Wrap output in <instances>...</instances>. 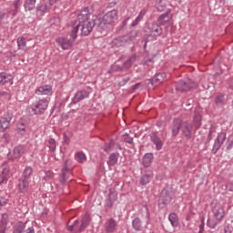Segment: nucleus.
<instances>
[{
	"instance_id": "nucleus-32",
	"label": "nucleus",
	"mask_w": 233,
	"mask_h": 233,
	"mask_svg": "<svg viewBox=\"0 0 233 233\" xmlns=\"http://www.w3.org/2000/svg\"><path fill=\"white\" fill-rule=\"evenodd\" d=\"M168 21H170V14L169 13H165V14L161 15L157 19V23L161 26H163V25H167V23H168Z\"/></svg>"
},
{
	"instance_id": "nucleus-60",
	"label": "nucleus",
	"mask_w": 233,
	"mask_h": 233,
	"mask_svg": "<svg viewBox=\"0 0 233 233\" xmlns=\"http://www.w3.org/2000/svg\"><path fill=\"white\" fill-rule=\"evenodd\" d=\"M205 232V218H201V224L199 225V231L198 233H203Z\"/></svg>"
},
{
	"instance_id": "nucleus-46",
	"label": "nucleus",
	"mask_w": 233,
	"mask_h": 233,
	"mask_svg": "<svg viewBox=\"0 0 233 233\" xmlns=\"http://www.w3.org/2000/svg\"><path fill=\"white\" fill-rule=\"evenodd\" d=\"M107 198H109L110 199H113V201H116L117 200V192L116 191V189L110 188Z\"/></svg>"
},
{
	"instance_id": "nucleus-62",
	"label": "nucleus",
	"mask_w": 233,
	"mask_h": 233,
	"mask_svg": "<svg viewBox=\"0 0 233 233\" xmlns=\"http://www.w3.org/2000/svg\"><path fill=\"white\" fill-rule=\"evenodd\" d=\"M63 139H64V143L66 145H68L70 143V137H68V136H66V133L63 134Z\"/></svg>"
},
{
	"instance_id": "nucleus-7",
	"label": "nucleus",
	"mask_w": 233,
	"mask_h": 233,
	"mask_svg": "<svg viewBox=\"0 0 233 233\" xmlns=\"http://www.w3.org/2000/svg\"><path fill=\"white\" fill-rule=\"evenodd\" d=\"M226 139H227V133L221 132L218 135V137L215 139V142L212 147L213 154H218L219 148H221V145L225 143Z\"/></svg>"
},
{
	"instance_id": "nucleus-47",
	"label": "nucleus",
	"mask_w": 233,
	"mask_h": 233,
	"mask_svg": "<svg viewBox=\"0 0 233 233\" xmlns=\"http://www.w3.org/2000/svg\"><path fill=\"white\" fill-rule=\"evenodd\" d=\"M122 141H124V143H128V145H132L134 143V138L130 137V135L125 134L122 136Z\"/></svg>"
},
{
	"instance_id": "nucleus-28",
	"label": "nucleus",
	"mask_w": 233,
	"mask_h": 233,
	"mask_svg": "<svg viewBox=\"0 0 233 233\" xmlns=\"http://www.w3.org/2000/svg\"><path fill=\"white\" fill-rule=\"evenodd\" d=\"M35 3H37V0H25L24 2L25 12H32V10L35 8Z\"/></svg>"
},
{
	"instance_id": "nucleus-38",
	"label": "nucleus",
	"mask_w": 233,
	"mask_h": 233,
	"mask_svg": "<svg viewBox=\"0 0 233 233\" xmlns=\"http://www.w3.org/2000/svg\"><path fill=\"white\" fill-rule=\"evenodd\" d=\"M215 103L216 105H218V106H223L227 103V99H225V95L219 94L215 97Z\"/></svg>"
},
{
	"instance_id": "nucleus-35",
	"label": "nucleus",
	"mask_w": 233,
	"mask_h": 233,
	"mask_svg": "<svg viewBox=\"0 0 233 233\" xmlns=\"http://www.w3.org/2000/svg\"><path fill=\"white\" fill-rule=\"evenodd\" d=\"M193 123H194V127H196L197 130H198V128L201 127V114L195 113V115L193 116Z\"/></svg>"
},
{
	"instance_id": "nucleus-12",
	"label": "nucleus",
	"mask_w": 233,
	"mask_h": 233,
	"mask_svg": "<svg viewBox=\"0 0 233 233\" xmlns=\"http://www.w3.org/2000/svg\"><path fill=\"white\" fill-rule=\"evenodd\" d=\"M212 212H213L215 219H217V221H218V222L223 221V218H225V209L223 208V206L216 205L213 208Z\"/></svg>"
},
{
	"instance_id": "nucleus-23",
	"label": "nucleus",
	"mask_w": 233,
	"mask_h": 233,
	"mask_svg": "<svg viewBox=\"0 0 233 233\" xmlns=\"http://www.w3.org/2000/svg\"><path fill=\"white\" fill-rule=\"evenodd\" d=\"M105 228L106 232L113 233L117 228V221H116L114 218H110L106 222Z\"/></svg>"
},
{
	"instance_id": "nucleus-8",
	"label": "nucleus",
	"mask_w": 233,
	"mask_h": 233,
	"mask_svg": "<svg viewBox=\"0 0 233 233\" xmlns=\"http://www.w3.org/2000/svg\"><path fill=\"white\" fill-rule=\"evenodd\" d=\"M95 26L96 28V32H100V34H106V30H108V25L104 18L99 19L97 16L94 17Z\"/></svg>"
},
{
	"instance_id": "nucleus-54",
	"label": "nucleus",
	"mask_w": 233,
	"mask_h": 233,
	"mask_svg": "<svg viewBox=\"0 0 233 233\" xmlns=\"http://www.w3.org/2000/svg\"><path fill=\"white\" fill-rule=\"evenodd\" d=\"M218 223H220L219 221H214V220H210L208 219V227H209V228H216V227H218Z\"/></svg>"
},
{
	"instance_id": "nucleus-45",
	"label": "nucleus",
	"mask_w": 233,
	"mask_h": 233,
	"mask_svg": "<svg viewBox=\"0 0 233 233\" xmlns=\"http://www.w3.org/2000/svg\"><path fill=\"white\" fill-rule=\"evenodd\" d=\"M6 223H8V215L4 214V215H2L0 230H1V228H4V230L6 229Z\"/></svg>"
},
{
	"instance_id": "nucleus-55",
	"label": "nucleus",
	"mask_w": 233,
	"mask_h": 233,
	"mask_svg": "<svg viewBox=\"0 0 233 233\" xmlns=\"http://www.w3.org/2000/svg\"><path fill=\"white\" fill-rule=\"evenodd\" d=\"M7 182H8V175L1 173V175H0V185H3V183H7Z\"/></svg>"
},
{
	"instance_id": "nucleus-30",
	"label": "nucleus",
	"mask_w": 233,
	"mask_h": 233,
	"mask_svg": "<svg viewBox=\"0 0 233 233\" xmlns=\"http://www.w3.org/2000/svg\"><path fill=\"white\" fill-rule=\"evenodd\" d=\"M147 14V10L145 9H142L140 11V13L138 14L137 17L135 19V21H133L130 25L131 27H134V26H137L139 25V23H141V21L143 20V18L145 17Z\"/></svg>"
},
{
	"instance_id": "nucleus-49",
	"label": "nucleus",
	"mask_w": 233,
	"mask_h": 233,
	"mask_svg": "<svg viewBox=\"0 0 233 233\" xmlns=\"http://www.w3.org/2000/svg\"><path fill=\"white\" fill-rule=\"evenodd\" d=\"M214 132H216V129L211 128L208 132V137L206 139V147H209L210 146V141H212V134H214Z\"/></svg>"
},
{
	"instance_id": "nucleus-21",
	"label": "nucleus",
	"mask_w": 233,
	"mask_h": 233,
	"mask_svg": "<svg viewBox=\"0 0 233 233\" xmlns=\"http://www.w3.org/2000/svg\"><path fill=\"white\" fill-rule=\"evenodd\" d=\"M150 140L156 146L157 150H161L163 148V140L155 132L151 133Z\"/></svg>"
},
{
	"instance_id": "nucleus-61",
	"label": "nucleus",
	"mask_w": 233,
	"mask_h": 233,
	"mask_svg": "<svg viewBox=\"0 0 233 233\" xmlns=\"http://www.w3.org/2000/svg\"><path fill=\"white\" fill-rule=\"evenodd\" d=\"M194 103V99L189 98L186 101V106H187V108H192V105Z\"/></svg>"
},
{
	"instance_id": "nucleus-44",
	"label": "nucleus",
	"mask_w": 233,
	"mask_h": 233,
	"mask_svg": "<svg viewBox=\"0 0 233 233\" xmlns=\"http://www.w3.org/2000/svg\"><path fill=\"white\" fill-rule=\"evenodd\" d=\"M142 65L146 66H152V65H154V58L150 56L144 57Z\"/></svg>"
},
{
	"instance_id": "nucleus-56",
	"label": "nucleus",
	"mask_w": 233,
	"mask_h": 233,
	"mask_svg": "<svg viewBox=\"0 0 233 233\" xmlns=\"http://www.w3.org/2000/svg\"><path fill=\"white\" fill-rule=\"evenodd\" d=\"M114 203H116V200H113L112 198H109L107 197V199L106 200V205L108 208H112L114 207Z\"/></svg>"
},
{
	"instance_id": "nucleus-15",
	"label": "nucleus",
	"mask_w": 233,
	"mask_h": 233,
	"mask_svg": "<svg viewBox=\"0 0 233 233\" xmlns=\"http://www.w3.org/2000/svg\"><path fill=\"white\" fill-rule=\"evenodd\" d=\"M49 11H50V5H48V4L43 2V3H40L36 6L35 14H36V15L41 17V16H43V15L48 13Z\"/></svg>"
},
{
	"instance_id": "nucleus-36",
	"label": "nucleus",
	"mask_w": 233,
	"mask_h": 233,
	"mask_svg": "<svg viewBox=\"0 0 233 233\" xmlns=\"http://www.w3.org/2000/svg\"><path fill=\"white\" fill-rule=\"evenodd\" d=\"M119 159V153H112L109 155V160H108V165L111 167H114L117 163V160Z\"/></svg>"
},
{
	"instance_id": "nucleus-1",
	"label": "nucleus",
	"mask_w": 233,
	"mask_h": 233,
	"mask_svg": "<svg viewBox=\"0 0 233 233\" xmlns=\"http://www.w3.org/2000/svg\"><path fill=\"white\" fill-rule=\"evenodd\" d=\"M94 26H96V20H94V17L87 22L73 25L70 29V36L73 37V39H77V32H79V30L80 35H90L92 30H94Z\"/></svg>"
},
{
	"instance_id": "nucleus-53",
	"label": "nucleus",
	"mask_w": 233,
	"mask_h": 233,
	"mask_svg": "<svg viewBox=\"0 0 233 233\" xmlns=\"http://www.w3.org/2000/svg\"><path fill=\"white\" fill-rule=\"evenodd\" d=\"M48 143H49V149H50V151L51 152H56V139L50 138Z\"/></svg>"
},
{
	"instance_id": "nucleus-4",
	"label": "nucleus",
	"mask_w": 233,
	"mask_h": 233,
	"mask_svg": "<svg viewBox=\"0 0 233 233\" xmlns=\"http://www.w3.org/2000/svg\"><path fill=\"white\" fill-rule=\"evenodd\" d=\"M12 117H14V113H12L11 111L5 112L0 117V132H5L8 128V127H10Z\"/></svg>"
},
{
	"instance_id": "nucleus-16",
	"label": "nucleus",
	"mask_w": 233,
	"mask_h": 233,
	"mask_svg": "<svg viewBox=\"0 0 233 233\" xmlns=\"http://www.w3.org/2000/svg\"><path fill=\"white\" fill-rule=\"evenodd\" d=\"M35 94L37 96H52V94H53L52 86H48V85L39 86L35 90Z\"/></svg>"
},
{
	"instance_id": "nucleus-59",
	"label": "nucleus",
	"mask_w": 233,
	"mask_h": 233,
	"mask_svg": "<svg viewBox=\"0 0 233 233\" xmlns=\"http://www.w3.org/2000/svg\"><path fill=\"white\" fill-rule=\"evenodd\" d=\"M76 156H77L78 159H80L79 163H83V161H85V159H86V155H85L83 152H78L76 154Z\"/></svg>"
},
{
	"instance_id": "nucleus-43",
	"label": "nucleus",
	"mask_w": 233,
	"mask_h": 233,
	"mask_svg": "<svg viewBox=\"0 0 233 233\" xmlns=\"http://www.w3.org/2000/svg\"><path fill=\"white\" fill-rule=\"evenodd\" d=\"M17 46L19 50H25V48H26V39L25 37H18Z\"/></svg>"
},
{
	"instance_id": "nucleus-27",
	"label": "nucleus",
	"mask_w": 233,
	"mask_h": 233,
	"mask_svg": "<svg viewBox=\"0 0 233 233\" xmlns=\"http://www.w3.org/2000/svg\"><path fill=\"white\" fill-rule=\"evenodd\" d=\"M152 161H154V154H152V153L145 154V156L143 157V166L146 168H148V167H150V165H152Z\"/></svg>"
},
{
	"instance_id": "nucleus-63",
	"label": "nucleus",
	"mask_w": 233,
	"mask_h": 233,
	"mask_svg": "<svg viewBox=\"0 0 233 233\" xmlns=\"http://www.w3.org/2000/svg\"><path fill=\"white\" fill-rule=\"evenodd\" d=\"M24 233H35V229L34 228L33 226H31V227L25 228Z\"/></svg>"
},
{
	"instance_id": "nucleus-41",
	"label": "nucleus",
	"mask_w": 233,
	"mask_h": 233,
	"mask_svg": "<svg viewBox=\"0 0 233 233\" xmlns=\"http://www.w3.org/2000/svg\"><path fill=\"white\" fill-rule=\"evenodd\" d=\"M127 70H128V69L125 66V63H123L122 65L112 66L113 72H127Z\"/></svg>"
},
{
	"instance_id": "nucleus-13",
	"label": "nucleus",
	"mask_w": 233,
	"mask_h": 233,
	"mask_svg": "<svg viewBox=\"0 0 233 233\" xmlns=\"http://www.w3.org/2000/svg\"><path fill=\"white\" fill-rule=\"evenodd\" d=\"M88 96H90V93H88L86 90L77 91L72 99L73 105H77V103H80V101H83V99H86Z\"/></svg>"
},
{
	"instance_id": "nucleus-14",
	"label": "nucleus",
	"mask_w": 233,
	"mask_h": 233,
	"mask_svg": "<svg viewBox=\"0 0 233 233\" xmlns=\"http://www.w3.org/2000/svg\"><path fill=\"white\" fill-rule=\"evenodd\" d=\"M192 129L193 127L188 122H182L181 124V131L184 134L186 139H192Z\"/></svg>"
},
{
	"instance_id": "nucleus-22",
	"label": "nucleus",
	"mask_w": 233,
	"mask_h": 233,
	"mask_svg": "<svg viewBox=\"0 0 233 233\" xmlns=\"http://www.w3.org/2000/svg\"><path fill=\"white\" fill-rule=\"evenodd\" d=\"M128 36H120L112 40L111 45L112 46H116L119 48V46H125L127 44Z\"/></svg>"
},
{
	"instance_id": "nucleus-10",
	"label": "nucleus",
	"mask_w": 233,
	"mask_h": 233,
	"mask_svg": "<svg viewBox=\"0 0 233 233\" xmlns=\"http://www.w3.org/2000/svg\"><path fill=\"white\" fill-rule=\"evenodd\" d=\"M192 88V83L190 80H179L176 84V90L177 92H188Z\"/></svg>"
},
{
	"instance_id": "nucleus-52",
	"label": "nucleus",
	"mask_w": 233,
	"mask_h": 233,
	"mask_svg": "<svg viewBox=\"0 0 233 233\" xmlns=\"http://www.w3.org/2000/svg\"><path fill=\"white\" fill-rule=\"evenodd\" d=\"M16 128L18 130V133L21 134L22 136H23V134H25V132L26 130V127L25 126L24 123H18Z\"/></svg>"
},
{
	"instance_id": "nucleus-37",
	"label": "nucleus",
	"mask_w": 233,
	"mask_h": 233,
	"mask_svg": "<svg viewBox=\"0 0 233 233\" xmlns=\"http://www.w3.org/2000/svg\"><path fill=\"white\" fill-rule=\"evenodd\" d=\"M168 219L172 227H177L179 225V219L177 218V215L176 213L169 214Z\"/></svg>"
},
{
	"instance_id": "nucleus-18",
	"label": "nucleus",
	"mask_w": 233,
	"mask_h": 233,
	"mask_svg": "<svg viewBox=\"0 0 233 233\" xmlns=\"http://www.w3.org/2000/svg\"><path fill=\"white\" fill-rule=\"evenodd\" d=\"M171 201L172 197H170L168 190H162L159 197V203H162V205H168Z\"/></svg>"
},
{
	"instance_id": "nucleus-19",
	"label": "nucleus",
	"mask_w": 233,
	"mask_h": 233,
	"mask_svg": "<svg viewBox=\"0 0 233 233\" xmlns=\"http://www.w3.org/2000/svg\"><path fill=\"white\" fill-rule=\"evenodd\" d=\"M90 215L89 214H86L82 219H81V224L78 228V229L76 231H75L76 233H81L85 230V228H86V227H88V225H90Z\"/></svg>"
},
{
	"instance_id": "nucleus-51",
	"label": "nucleus",
	"mask_w": 233,
	"mask_h": 233,
	"mask_svg": "<svg viewBox=\"0 0 233 233\" xmlns=\"http://www.w3.org/2000/svg\"><path fill=\"white\" fill-rule=\"evenodd\" d=\"M76 227H79V220H75L71 225L67 224L66 228L69 232H74V228H76Z\"/></svg>"
},
{
	"instance_id": "nucleus-3",
	"label": "nucleus",
	"mask_w": 233,
	"mask_h": 233,
	"mask_svg": "<svg viewBox=\"0 0 233 233\" xmlns=\"http://www.w3.org/2000/svg\"><path fill=\"white\" fill-rule=\"evenodd\" d=\"M46 108H48L47 99H40L31 106L32 112L36 115L45 114V112H46Z\"/></svg>"
},
{
	"instance_id": "nucleus-26",
	"label": "nucleus",
	"mask_w": 233,
	"mask_h": 233,
	"mask_svg": "<svg viewBox=\"0 0 233 233\" xmlns=\"http://www.w3.org/2000/svg\"><path fill=\"white\" fill-rule=\"evenodd\" d=\"M28 187H30V183L28 182V180L20 178L18 188L22 194H25V192H28Z\"/></svg>"
},
{
	"instance_id": "nucleus-2",
	"label": "nucleus",
	"mask_w": 233,
	"mask_h": 233,
	"mask_svg": "<svg viewBox=\"0 0 233 233\" xmlns=\"http://www.w3.org/2000/svg\"><path fill=\"white\" fill-rule=\"evenodd\" d=\"M144 32L147 39H156V37H159L163 34V28H161L159 24H149Z\"/></svg>"
},
{
	"instance_id": "nucleus-29",
	"label": "nucleus",
	"mask_w": 233,
	"mask_h": 233,
	"mask_svg": "<svg viewBox=\"0 0 233 233\" xmlns=\"http://www.w3.org/2000/svg\"><path fill=\"white\" fill-rule=\"evenodd\" d=\"M132 228L136 232H140L143 229V221H141V218H135L132 220Z\"/></svg>"
},
{
	"instance_id": "nucleus-64",
	"label": "nucleus",
	"mask_w": 233,
	"mask_h": 233,
	"mask_svg": "<svg viewBox=\"0 0 233 233\" xmlns=\"http://www.w3.org/2000/svg\"><path fill=\"white\" fill-rule=\"evenodd\" d=\"M141 86H142L141 83H137L136 85H134L132 86V91L136 92V90H139V88H141Z\"/></svg>"
},
{
	"instance_id": "nucleus-9",
	"label": "nucleus",
	"mask_w": 233,
	"mask_h": 233,
	"mask_svg": "<svg viewBox=\"0 0 233 233\" xmlns=\"http://www.w3.org/2000/svg\"><path fill=\"white\" fill-rule=\"evenodd\" d=\"M72 161L67 159L65 161L64 167L62 168L61 176H62V183H66V179L70 177V174L72 172Z\"/></svg>"
},
{
	"instance_id": "nucleus-6",
	"label": "nucleus",
	"mask_w": 233,
	"mask_h": 233,
	"mask_svg": "<svg viewBox=\"0 0 233 233\" xmlns=\"http://www.w3.org/2000/svg\"><path fill=\"white\" fill-rule=\"evenodd\" d=\"M92 17H96V16L92 15V9H90L89 7H85L77 15L78 23H86L90 21Z\"/></svg>"
},
{
	"instance_id": "nucleus-42",
	"label": "nucleus",
	"mask_w": 233,
	"mask_h": 233,
	"mask_svg": "<svg viewBox=\"0 0 233 233\" xmlns=\"http://www.w3.org/2000/svg\"><path fill=\"white\" fill-rule=\"evenodd\" d=\"M152 179V175L150 174H145L144 176L141 177L140 178V185H148L150 183V180Z\"/></svg>"
},
{
	"instance_id": "nucleus-57",
	"label": "nucleus",
	"mask_w": 233,
	"mask_h": 233,
	"mask_svg": "<svg viewBox=\"0 0 233 233\" xmlns=\"http://www.w3.org/2000/svg\"><path fill=\"white\" fill-rule=\"evenodd\" d=\"M128 21H130V16H127L123 20L122 25L120 26V30H125L127 25H128Z\"/></svg>"
},
{
	"instance_id": "nucleus-17",
	"label": "nucleus",
	"mask_w": 233,
	"mask_h": 233,
	"mask_svg": "<svg viewBox=\"0 0 233 233\" xmlns=\"http://www.w3.org/2000/svg\"><path fill=\"white\" fill-rule=\"evenodd\" d=\"M104 21H106L109 25H112L114 21H116L117 19V10L114 9L109 12H107L103 16Z\"/></svg>"
},
{
	"instance_id": "nucleus-25",
	"label": "nucleus",
	"mask_w": 233,
	"mask_h": 233,
	"mask_svg": "<svg viewBox=\"0 0 233 233\" xmlns=\"http://www.w3.org/2000/svg\"><path fill=\"white\" fill-rule=\"evenodd\" d=\"M14 79V76L12 75L6 73V72H2L0 73V86L3 85H6V83H10Z\"/></svg>"
},
{
	"instance_id": "nucleus-58",
	"label": "nucleus",
	"mask_w": 233,
	"mask_h": 233,
	"mask_svg": "<svg viewBox=\"0 0 233 233\" xmlns=\"http://www.w3.org/2000/svg\"><path fill=\"white\" fill-rule=\"evenodd\" d=\"M128 81H130V76L123 78L122 80H120L118 82V86H125V85H127V83H128Z\"/></svg>"
},
{
	"instance_id": "nucleus-39",
	"label": "nucleus",
	"mask_w": 233,
	"mask_h": 233,
	"mask_svg": "<svg viewBox=\"0 0 233 233\" xmlns=\"http://www.w3.org/2000/svg\"><path fill=\"white\" fill-rule=\"evenodd\" d=\"M13 6H14V9L13 11H10L9 14H11L14 17L15 15H17V12H19V6H21V0H15L13 2Z\"/></svg>"
},
{
	"instance_id": "nucleus-40",
	"label": "nucleus",
	"mask_w": 233,
	"mask_h": 233,
	"mask_svg": "<svg viewBox=\"0 0 233 233\" xmlns=\"http://www.w3.org/2000/svg\"><path fill=\"white\" fill-rule=\"evenodd\" d=\"M137 35H139V31H131L128 35H124V37H127V43H131V41H134V39H136V37H137Z\"/></svg>"
},
{
	"instance_id": "nucleus-34",
	"label": "nucleus",
	"mask_w": 233,
	"mask_h": 233,
	"mask_svg": "<svg viewBox=\"0 0 233 233\" xmlns=\"http://www.w3.org/2000/svg\"><path fill=\"white\" fill-rule=\"evenodd\" d=\"M137 56L136 54L131 55L127 61L124 62V65L127 70H130L132 64L137 61Z\"/></svg>"
},
{
	"instance_id": "nucleus-48",
	"label": "nucleus",
	"mask_w": 233,
	"mask_h": 233,
	"mask_svg": "<svg viewBox=\"0 0 233 233\" xmlns=\"http://www.w3.org/2000/svg\"><path fill=\"white\" fill-rule=\"evenodd\" d=\"M2 174L8 176L10 174V167H8V162H4L2 165Z\"/></svg>"
},
{
	"instance_id": "nucleus-50",
	"label": "nucleus",
	"mask_w": 233,
	"mask_h": 233,
	"mask_svg": "<svg viewBox=\"0 0 233 233\" xmlns=\"http://www.w3.org/2000/svg\"><path fill=\"white\" fill-rule=\"evenodd\" d=\"M115 144L116 142H114V140L111 139L108 144H105L104 150L108 154V152L112 150V147H114Z\"/></svg>"
},
{
	"instance_id": "nucleus-5",
	"label": "nucleus",
	"mask_w": 233,
	"mask_h": 233,
	"mask_svg": "<svg viewBox=\"0 0 233 233\" xmlns=\"http://www.w3.org/2000/svg\"><path fill=\"white\" fill-rule=\"evenodd\" d=\"M76 38L70 36V39L66 37H58L56 38V43L61 46L63 50H70L74 46V43Z\"/></svg>"
},
{
	"instance_id": "nucleus-24",
	"label": "nucleus",
	"mask_w": 233,
	"mask_h": 233,
	"mask_svg": "<svg viewBox=\"0 0 233 233\" xmlns=\"http://www.w3.org/2000/svg\"><path fill=\"white\" fill-rule=\"evenodd\" d=\"M167 78V75L165 73H159L157 76H155L153 78H151L149 80V83L151 85H161V83H163V81H165V79Z\"/></svg>"
},
{
	"instance_id": "nucleus-31",
	"label": "nucleus",
	"mask_w": 233,
	"mask_h": 233,
	"mask_svg": "<svg viewBox=\"0 0 233 233\" xmlns=\"http://www.w3.org/2000/svg\"><path fill=\"white\" fill-rule=\"evenodd\" d=\"M25 229H26V223L17 222L14 227L13 233H25Z\"/></svg>"
},
{
	"instance_id": "nucleus-20",
	"label": "nucleus",
	"mask_w": 233,
	"mask_h": 233,
	"mask_svg": "<svg viewBox=\"0 0 233 233\" xmlns=\"http://www.w3.org/2000/svg\"><path fill=\"white\" fill-rule=\"evenodd\" d=\"M181 119L179 118H175L173 121V125L171 127V134H172V137H176V136H177V134H179V130H181Z\"/></svg>"
},
{
	"instance_id": "nucleus-33",
	"label": "nucleus",
	"mask_w": 233,
	"mask_h": 233,
	"mask_svg": "<svg viewBox=\"0 0 233 233\" xmlns=\"http://www.w3.org/2000/svg\"><path fill=\"white\" fill-rule=\"evenodd\" d=\"M32 174H34V169L32 168V167H30V166L25 167V168L23 171L21 179H25L28 181V179H30V177L32 176Z\"/></svg>"
},
{
	"instance_id": "nucleus-11",
	"label": "nucleus",
	"mask_w": 233,
	"mask_h": 233,
	"mask_svg": "<svg viewBox=\"0 0 233 233\" xmlns=\"http://www.w3.org/2000/svg\"><path fill=\"white\" fill-rule=\"evenodd\" d=\"M23 154H25V146H16L13 150V154L8 155V159L9 161H15V159H19Z\"/></svg>"
}]
</instances>
